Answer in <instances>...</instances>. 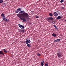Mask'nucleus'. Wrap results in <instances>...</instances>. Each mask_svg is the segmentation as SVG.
I'll list each match as a JSON object with an SVG mask.
<instances>
[{"label":"nucleus","instance_id":"obj_1","mask_svg":"<svg viewBox=\"0 0 66 66\" xmlns=\"http://www.w3.org/2000/svg\"><path fill=\"white\" fill-rule=\"evenodd\" d=\"M20 13L17 14V16L19 18L21 17V15H22L23 17L25 18V19H27V18L29 17V15H28V13Z\"/></svg>","mask_w":66,"mask_h":66},{"label":"nucleus","instance_id":"obj_2","mask_svg":"<svg viewBox=\"0 0 66 66\" xmlns=\"http://www.w3.org/2000/svg\"><path fill=\"white\" fill-rule=\"evenodd\" d=\"M57 55L59 58H60V57H61L62 56V54H61V52H59L57 54H56Z\"/></svg>","mask_w":66,"mask_h":66},{"label":"nucleus","instance_id":"obj_3","mask_svg":"<svg viewBox=\"0 0 66 66\" xmlns=\"http://www.w3.org/2000/svg\"><path fill=\"white\" fill-rule=\"evenodd\" d=\"M21 11V9H17L15 11V13H19Z\"/></svg>","mask_w":66,"mask_h":66},{"label":"nucleus","instance_id":"obj_4","mask_svg":"<svg viewBox=\"0 0 66 66\" xmlns=\"http://www.w3.org/2000/svg\"><path fill=\"white\" fill-rule=\"evenodd\" d=\"M31 43V41L29 39H26V44H29Z\"/></svg>","mask_w":66,"mask_h":66},{"label":"nucleus","instance_id":"obj_5","mask_svg":"<svg viewBox=\"0 0 66 66\" xmlns=\"http://www.w3.org/2000/svg\"><path fill=\"white\" fill-rule=\"evenodd\" d=\"M47 21H48V22H50V21L49 20H53V18L52 17H49L47 18Z\"/></svg>","mask_w":66,"mask_h":66},{"label":"nucleus","instance_id":"obj_6","mask_svg":"<svg viewBox=\"0 0 66 66\" xmlns=\"http://www.w3.org/2000/svg\"><path fill=\"white\" fill-rule=\"evenodd\" d=\"M18 25L19 27H20L21 29H24V26L22 25H21L20 24H19Z\"/></svg>","mask_w":66,"mask_h":66},{"label":"nucleus","instance_id":"obj_7","mask_svg":"<svg viewBox=\"0 0 66 66\" xmlns=\"http://www.w3.org/2000/svg\"><path fill=\"white\" fill-rule=\"evenodd\" d=\"M53 14L55 17H57V16H58V14H57V13L56 12H54Z\"/></svg>","mask_w":66,"mask_h":66},{"label":"nucleus","instance_id":"obj_8","mask_svg":"<svg viewBox=\"0 0 66 66\" xmlns=\"http://www.w3.org/2000/svg\"><path fill=\"white\" fill-rule=\"evenodd\" d=\"M26 13V11H24V10H22L20 11L19 12V14H20V13L21 14H22V13Z\"/></svg>","mask_w":66,"mask_h":66},{"label":"nucleus","instance_id":"obj_9","mask_svg":"<svg viewBox=\"0 0 66 66\" xmlns=\"http://www.w3.org/2000/svg\"><path fill=\"white\" fill-rule=\"evenodd\" d=\"M20 19H21V20H23L24 21H25L26 22L27 21V20L24 18H20Z\"/></svg>","mask_w":66,"mask_h":66},{"label":"nucleus","instance_id":"obj_10","mask_svg":"<svg viewBox=\"0 0 66 66\" xmlns=\"http://www.w3.org/2000/svg\"><path fill=\"white\" fill-rule=\"evenodd\" d=\"M43 61L42 62H41V65L42 66H44V64L45 63V62L43 60Z\"/></svg>","mask_w":66,"mask_h":66},{"label":"nucleus","instance_id":"obj_11","mask_svg":"<svg viewBox=\"0 0 66 66\" xmlns=\"http://www.w3.org/2000/svg\"><path fill=\"white\" fill-rule=\"evenodd\" d=\"M19 32H22V33H24V30L23 29L22 30H19Z\"/></svg>","mask_w":66,"mask_h":66},{"label":"nucleus","instance_id":"obj_12","mask_svg":"<svg viewBox=\"0 0 66 66\" xmlns=\"http://www.w3.org/2000/svg\"><path fill=\"white\" fill-rule=\"evenodd\" d=\"M0 54H2V55H4V53H3V52L2 51H0Z\"/></svg>","mask_w":66,"mask_h":66},{"label":"nucleus","instance_id":"obj_13","mask_svg":"<svg viewBox=\"0 0 66 66\" xmlns=\"http://www.w3.org/2000/svg\"><path fill=\"white\" fill-rule=\"evenodd\" d=\"M52 36H53L54 37H55L56 36V34L53 33L52 34Z\"/></svg>","mask_w":66,"mask_h":66},{"label":"nucleus","instance_id":"obj_14","mask_svg":"<svg viewBox=\"0 0 66 66\" xmlns=\"http://www.w3.org/2000/svg\"><path fill=\"white\" fill-rule=\"evenodd\" d=\"M60 18H61V16H58L57 18H56V19H57L58 20H59V19H60Z\"/></svg>","mask_w":66,"mask_h":66},{"label":"nucleus","instance_id":"obj_15","mask_svg":"<svg viewBox=\"0 0 66 66\" xmlns=\"http://www.w3.org/2000/svg\"><path fill=\"white\" fill-rule=\"evenodd\" d=\"M49 15L50 17H52L53 16V14L52 13H49Z\"/></svg>","mask_w":66,"mask_h":66},{"label":"nucleus","instance_id":"obj_16","mask_svg":"<svg viewBox=\"0 0 66 66\" xmlns=\"http://www.w3.org/2000/svg\"><path fill=\"white\" fill-rule=\"evenodd\" d=\"M53 26L54 27H55L56 30H57V27L56 26V25H54Z\"/></svg>","mask_w":66,"mask_h":66},{"label":"nucleus","instance_id":"obj_17","mask_svg":"<svg viewBox=\"0 0 66 66\" xmlns=\"http://www.w3.org/2000/svg\"><path fill=\"white\" fill-rule=\"evenodd\" d=\"M9 19H6L5 21H6V22H7V21H9Z\"/></svg>","mask_w":66,"mask_h":66},{"label":"nucleus","instance_id":"obj_18","mask_svg":"<svg viewBox=\"0 0 66 66\" xmlns=\"http://www.w3.org/2000/svg\"><path fill=\"white\" fill-rule=\"evenodd\" d=\"M4 51L5 53H7V51L5 50V49H4Z\"/></svg>","mask_w":66,"mask_h":66},{"label":"nucleus","instance_id":"obj_19","mask_svg":"<svg viewBox=\"0 0 66 66\" xmlns=\"http://www.w3.org/2000/svg\"><path fill=\"white\" fill-rule=\"evenodd\" d=\"M3 2V0H0V3H2Z\"/></svg>","mask_w":66,"mask_h":66},{"label":"nucleus","instance_id":"obj_20","mask_svg":"<svg viewBox=\"0 0 66 66\" xmlns=\"http://www.w3.org/2000/svg\"><path fill=\"white\" fill-rule=\"evenodd\" d=\"M27 46L28 47H29V48H30L31 47V46L29 44H28L27 45Z\"/></svg>","mask_w":66,"mask_h":66},{"label":"nucleus","instance_id":"obj_21","mask_svg":"<svg viewBox=\"0 0 66 66\" xmlns=\"http://www.w3.org/2000/svg\"><path fill=\"white\" fill-rule=\"evenodd\" d=\"M4 16V13H2L1 14V16L2 17H3V16Z\"/></svg>","mask_w":66,"mask_h":66},{"label":"nucleus","instance_id":"obj_22","mask_svg":"<svg viewBox=\"0 0 66 66\" xmlns=\"http://www.w3.org/2000/svg\"><path fill=\"white\" fill-rule=\"evenodd\" d=\"M2 17L3 18V19H4H4H5V16H2Z\"/></svg>","mask_w":66,"mask_h":66},{"label":"nucleus","instance_id":"obj_23","mask_svg":"<svg viewBox=\"0 0 66 66\" xmlns=\"http://www.w3.org/2000/svg\"><path fill=\"white\" fill-rule=\"evenodd\" d=\"M64 1L63 0H62L60 1V3H62L63 2H64Z\"/></svg>","mask_w":66,"mask_h":66},{"label":"nucleus","instance_id":"obj_24","mask_svg":"<svg viewBox=\"0 0 66 66\" xmlns=\"http://www.w3.org/2000/svg\"><path fill=\"white\" fill-rule=\"evenodd\" d=\"M37 55L38 56H40V55H40V54L38 53V54H37Z\"/></svg>","mask_w":66,"mask_h":66},{"label":"nucleus","instance_id":"obj_25","mask_svg":"<svg viewBox=\"0 0 66 66\" xmlns=\"http://www.w3.org/2000/svg\"><path fill=\"white\" fill-rule=\"evenodd\" d=\"M36 18H39V17L38 16H35Z\"/></svg>","mask_w":66,"mask_h":66},{"label":"nucleus","instance_id":"obj_26","mask_svg":"<svg viewBox=\"0 0 66 66\" xmlns=\"http://www.w3.org/2000/svg\"><path fill=\"white\" fill-rule=\"evenodd\" d=\"M57 40V42H60V39H56Z\"/></svg>","mask_w":66,"mask_h":66},{"label":"nucleus","instance_id":"obj_27","mask_svg":"<svg viewBox=\"0 0 66 66\" xmlns=\"http://www.w3.org/2000/svg\"><path fill=\"white\" fill-rule=\"evenodd\" d=\"M57 42V40H54V42L55 43V42Z\"/></svg>","mask_w":66,"mask_h":66},{"label":"nucleus","instance_id":"obj_28","mask_svg":"<svg viewBox=\"0 0 66 66\" xmlns=\"http://www.w3.org/2000/svg\"><path fill=\"white\" fill-rule=\"evenodd\" d=\"M4 5H5V6H6V4H5V3H4Z\"/></svg>","mask_w":66,"mask_h":66},{"label":"nucleus","instance_id":"obj_29","mask_svg":"<svg viewBox=\"0 0 66 66\" xmlns=\"http://www.w3.org/2000/svg\"><path fill=\"white\" fill-rule=\"evenodd\" d=\"M45 66H48V64H45Z\"/></svg>","mask_w":66,"mask_h":66},{"label":"nucleus","instance_id":"obj_30","mask_svg":"<svg viewBox=\"0 0 66 66\" xmlns=\"http://www.w3.org/2000/svg\"><path fill=\"white\" fill-rule=\"evenodd\" d=\"M61 9H64V7H62Z\"/></svg>","mask_w":66,"mask_h":66},{"label":"nucleus","instance_id":"obj_31","mask_svg":"<svg viewBox=\"0 0 66 66\" xmlns=\"http://www.w3.org/2000/svg\"><path fill=\"white\" fill-rule=\"evenodd\" d=\"M3 20H5H5H6V19H4H4H3Z\"/></svg>","mask_w":66,"mask_h":66},{"label":"nucleus","instance_id":"obj_32","mask_svg":"<svg viewBox=\"0 0 66 66\" xmlns=\"http://www.w3.org/2000/svg\"><path fill=\"white\" fill-rule=\"evenodd\" d=\"M24 43H26V41H24Z\"/></svg>","mask_w":66,"mask_h":66},{"label":"nucleus","instance_id":"obj_33","mask_svg":"<svg viewBox=\"0 0 66 66\" xmlns=\"http://www.w3.org/2000/svg\"><path fill=\"white\" fill-rule=\"evenodd\" d=\"M65 22H66V19L65 20Z\"/></svg>","mask_w":66,"mask_h":66},{"label":"nucleus","instance_id":"obj_34","mask_svg":"<svg viewBox=\"0 0 66 66\" xmlns=\"http://www.w3.org/2000/svg\"><path fill=\"white\" fill-rule=\"evenodd\" d=\"M1 56V55H0V56Z\"/></svg>","mask_w":66,"mask_h":66},{"label":"nucleus","instance_id":"obj_35","mask_svg":"<svg viewBox=\"0 0 66 66\" xmlns=\"http://www.w3.org/2000/svg\"><path fill=\"white\" fill-rule=\"evenodd\" d=\"M65 40H66V38L65 39Z\"/></svg>","mask_w":66,"mask_h":66}]
</instances>
